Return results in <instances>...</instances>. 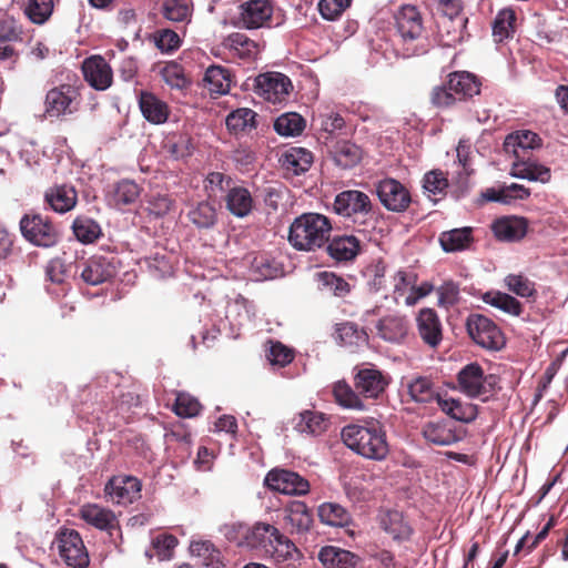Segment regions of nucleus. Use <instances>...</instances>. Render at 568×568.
I'll return each mask as SVG.
<instances>
[{
  "mask_svg": "<svg viewBox=\"0 0 568 568\" xmlns=\"http://www.w3.org/2000/svg\"><path fill=\"white\" fill-rule=\"evenodd\" d=\"M394 18L399 37L398 50L402 55L412 58L427 53L430 43L425 34L424 21L418 8L413 4H404L397 10Z\"/></svg>",
  "mask_w": 568,
  "mask_h": 568,
  "instance_id": "f257e3e1",
  "label": "nucleus"
},
{
  "mask_svg": "<svg viewBox=\"0 0 568 568\" xmlns=\"http://www.w3.org/2000/svg\"><path fill=\"white\" fill-rule=\"evenodd\" d=\"M341 436L348 448L365 458L383 460L389 453L386 432L378 422L346 425Z\"/></svg>",
  "mask_w": 568,
  "mask_h": 568,
  "instance_id": "f03ea898",
  "label": "nucleus"
},
{
  "mask_svg": "<svg viewBox=\"0 0 568 568\" xmlns=\"http://www.w3.org/2000/svg\"><path fill=\"white\" fill-rule=\"evenodd\" d=\"M332 224L320 213H304L294 219L288 231V242L298 251H315L327 243Z\"/></svg>",
  "mask_w": 568,
  "mask_h": 568,
  "instance_id": "7ed1b4c3",
  "label": "nucleus"
},
{
  "mask_svg": "<svg viewBox=\"0 0 568 568\" xmlns=\"http://www.w3.org/2000/svg\"><path fill=\"white\" fill-rule=\"evenodd\" d=\"M480 87L478 78L470 72H450L443 84L433 88L430 102L438 109H449L478 95Z\"/></svg>",
  "mask_w": 568,
  "mask_h": 568,
  "instance_id": "20e7f679",
  "label": "nucleus"
},
{
  "mask_svg": "<svg viewBox=\"0 0 568 568\" xmlns=\"http://www.w3.org/2000/svg\"><path fill=\"white\" fill-rule=\"evenodd\" d=\"M333 206L338 215L353 220L357 232L365 233L373 226V204L366 193L358 190L343 191L336 195Z\"/></svg>",
  "mask_w": 568,
  "mask_h": 568,
  "instance_id": "39448f33",
  "label": "nucleus"
},
{
  "mask_svg": "<svg viewBox=\"0 0 568 568\" xmlns=\"http://www.w3.org/2000/svg\"><path fill=\"white\" fill-rule=\"evenodd\" d=\"M459 389L468 397L480 398L486 402L500 387L499 377L495 374L486 375L478 363H470L464 366L457 374Z\"/></svg>",
  "mask_w": 568,
  "mask_h": 568,
  "instance_id": "423d86ee",
  "label": "nucleus"
},
{
  "mask_svg": "<svg viewBox=\"0 0 568 568\" xmlns=\"http://www.w3.org/2000/svg\"><path fill=\"white\" fill-rule=\"evenodd\" d=\"M466 329L471 341L488 351H500L506 338L500 327L489 317L473 313L466 318Z\"/></svg>",
  "mask_w": 568,
  "mask_h": 568,
  "instance_id": "0eeeda50",
  "label": "nucleus"
},
{
  "mask_svg": "<svg viewBox=\"0 0 568 568\" xmlns=\"http://www.w3.org/2000/svg\"><path fill=\"white\" fill-rule=\"evenodd\" d=\"M81 93L79 87L62 83L50 89L44 99V112L49 118H61L79 110Z\"/></svg>",
  "mask_w": 568,
  "mask_h": 568,
  "instance_id": "6e6552de",
  "label": "nucleus"
},
{
  "mask_svg": "<svg viewBox=\"0 0 568 568\" xmlns=\"http://www.w3.org/2000/svg\"><path fill=\"white\" fill-rule=\"evenodd\" d=\"M22 236L30 243L52 247L60 240V232L53 223L41 214H24L20 220Z\"/></svg>",
  "mask_w": 568,
  "mask_h": 568,
  "instance_id": "1a4fd4ad",
  "label": "nucleus"
},
{
  "mask_svg": "<svg viewBox=\"0 0 568 568\" xmlns=\"http://www.w3.org/2000/svg\"><path fill=\"white\" fill-rule=\"evenodd\" d=\"M116 261L114 257L93 255L81 260L75 265V274L88 285H100L116 275Z\"/></svg>",
  "mask_w": 568,
  "mask_h": 568,
  "instance_id": "9d476101",
  "label": "nucleus"
},
{
  "mask_svg": "<svg viewBox=\"0 0 568 568\" xmlns=\"http://www.w3.org/2000/svg\"><path fill=\"white\" fill-rule=\"evenodd\" d=\"M59 555L72 568H87L90 562L88 550L80 534L74 529H62L57 535Z\"/></svg>",
  "mask_w": 568,
  "mask_h": 568,
  "instance_id": "9b49d317",
  "label": "nucleus"
},
{
  "mask_svg": "<svg viewBox=\"0 0 568 568\" xmlns=\"http://www.w3.org/2000/svg\"><path fill=\"white\" fill-rule=\"evenodd\" d=\"M264 484L271 490L292 496H305L311 488L306 478L285 468L271 469L264 478Z\"/></svg>",
  "mask_w": 568,
  "mask_h": 568,
  "instance_id": "f8f14e48",
  "label": "nucleus"
},
{
  "mask_svg": "<svg viewBox=\"0 0 568 568\" xmlns=\"http://www.w3.org/2000/svg\"><path fill=\"white\" fill-rule=\"evenodd\" d=\"M255 93L273 104L287 100L293 89L290 78L283 73L268 72L256 77Z\"/></svg>",
  "mask_w": 568,
  "mask_h": 568,
  "instance_id": "ddd939ff",
  "label": "nucleus"
},
{
  "mask_svg": "<svg viewBox=\"0 0 568 568\" xmlns=\"http://www.w3.org/2000/svg\"><path fill=\"white\" fill-rule=\"evenodd\" d=\"M376 521L378 527L398 544L408 541L414 534L410 521L397 509H379Z\"/></svg>",
  "mask_w": 568,
  "mask_h": 568,
  "instance_id": "4468645a",
  "label": "nucleus"
},
{
  "mask_svg": "<svg viewBox=\"0 0 568 568\" xmlns=\"http://www.w3.org/2000/svg\"><path fill=\"white\" fill-rule=\"evenodd\" d=\"M376 194L381 203L392 212H404L412 202L410 193L406 186L390 178L377 183Z\"/></svg>",
  "mask_w": 568,
  "mask_h": 568,
  "instance_id": "2eb2a0df",
  "label": "nucleus"
},
{
  "mask_svg": "<svg viewBox=\"0 0 568 568\" xmlns=\"http://www.w3.org/2000/svg\"><path fill=\"white\" fill-rule=\"evenodd\" d=\"M375 328L376 335L384 342L402 344L408 337L410 322L406 315L396 312L379 318Z\"/></svg>",
  "mask_w": 568,
  "mask_h": 568,
  "instance_id": "dca6fc26",
  "label": "nucleus"
},
{
  "mask_svg": "<svg viewBox=\"0 0 568 568\" xmlns=\"http://www.w3.org/2000/svg\"><path fill=\"white\" fill-rule=\"evenodd\" d=\"M79 515L87 524L97 529L108 531L111 538H113L115 531L120 540H122L120 521L111 509L103 508L97 504H87L80 508Z\"/></svg>",
  "mask_w": 568,
  "mask_h": 568,
  "instance_id": "f3484780",
  "label": "nucleus"
},
{
  "mask_svg": "<svg viewBox=\"0 0 568 568\" xmlns=\"http://www.w3.org/2000/svg\"><path fill=\"white\" fill-rule=\"evenodd\" d=\"M141 481L133 476H113L105 484L104 493L119 505L132 504L141 497Z\"/></svg>",
  "mask_w": 568,
  "mask_h": 568,
  "instance_id": "a211bd4d",
  "label": "nucleus"
},
{
  "mask_svg": "<svg viewBox=\"0 0 568 568\" xmlns=\"http://www.w3.org/2000/svg\"><path fill=\"white\" fill-rule=\"evenodd\" d=\"M239 9L240 22L246 29L268 27L274 12L271 0H247Z\"/></svg>",
  "mask_w": 568,
  "mask_h": 568,
  "instance_id": "6ab92c4d",
  "label": "nucleus"
},
{
  "mask_svg": "<svg viewBox=\"0 0 568 568\" xmlns=\"http://www.w3.org/2000/svg\"><path fill=\"white\" fill-rule=\"evenodd\" d=\"M325 145L334 163L342 169L356 166L363 158L362 149L349 140L325 136Z\"/></svg>",
  "mask_w": 568,
  "mask_h": 568,
  "instance_id": "aec40b11",
  "label": "nucleus"
},
{
  "mask_svg": "<svg viewBox=\"0 0 568 568\" xmlns=\"http://www.w3.org/2000/svg\"><path fill=\"white\" fill-rule=\"evenodd\" d=\"M389 383V377L374 367L361 368L354 376V387L366 398H377Z\"/></svg>",
  "mask_w": 568,
  "mask_h": 568,
  "instance_id": "412c9836",
  "label": "nucleus"
},
{
  "mask_svg": "<svg viewBox=\"0 0 568 568\" xmlns=\"http://www.w3.org/2000/svg\"><path fill=\"white\" fill-rule=\"evenodd\" d=\"M541 146L539 135L529 130H521L510 133L504 141V150L508 154H513L515 161H521L530 158L532 150Z\"/></svg>",
  "mask_w": 568,
  "mask_h": 568,
  "instance_id": "4be33fe9",
  "label": "nucleus"
},
{
  "mask_svg": "<svg viewBox=\"0 0 568 568\" xmlns=\"http://www.w3.org/2000/svg\"><path fill=\"white\" fill-rule=\"evenodd\" d=\"M417 332L424 344L436 348L443 341V325L433 308H422L416 317Z\"/></svg>",
  "mask_w": 568,
  "mask_h": 568,
  "instance_id": "5701e85b",
  "label": "nucleus"
},
{
  "mask_svg": "<svg viewBox=\"0 0 568 568\" xmlns=\"http://www.w3.org/2000/svg\"><path fill=\"white\" fill-rule=\"evenodd\" d=\"M44 203L54 212L63 214L78 203V192L72 184H54L45 190Z\"/></svg>",
  "mask_w": 568,
  "mask_h": 568,
  "instance_id": "b1692460",
  "label": "nucleus"
},
{
  "mask_svg": "<svg viewBox=\"0 0 568 568\" xmlns=\"http://www.w3.org/2000/svg\"><path fill=\"white\" fill-rule=\"evenodd\" d=\"M491 231L498 241L518 242L527 234L528 220L516 215L503 216L493 222Z\"/></svg>",
  "mask_w": 568,
  "mask_h": 568,
  "instance_id": "393cba45",
  "label": "nucleus"
},
{
  "mask_svg": "<svg viewBox=\"0 0 568 568\" xmlns=\"http://www.w3.org/2000/svg\"><path fill=\"white\" fill-rule=\"evenodd\" d=\"M82 72L85 81L95 90H105L112 83V69L100 55L85 59Z\"/></svg>",
  "mask_w": 568,
  "mask_h": 568,
  "instance_id": "a878e982",
  "label": "nucleus"
},
{
  "mask_svg": "<svg viewBox=\"0 0 568 568\" xmlns=\"http://www.w3.org/2000/svg\"><path fill=\"white\" fill-rule=\"evenodd\" d=\"M226 210L236 217L250 215L254 209L251 191L244 185L234 183L224 196Z\"/></svg>",
  "mask_w": 568,
  "mask_h": 568,
  "instance_id": "bb28decb",
  "label": "nucleus"
},
{
  "mask_svg": "<svg viewBox=\"0 0 568 568\" xmlns=\"http://www.w3.org/2000/svg\"><path fill=\"white\" fill-rule=\"evenodd\" d=\"M278 535L280 530L275 526L266 523H256L252 528L246 529L244 542L247 547L266 555Z\"/></svg>",
  "mask_w": 568,
  "mask_h": 568,
  "instance_id": "cd10ccee",
  "label": "nucleus"
},
{
  "mask_svg": "<svg viewBox=\"0 0 568 568\" xmlns=\"http://www.w3.org/2000/svg\"><path fill=\"white\" fill-rule=\"evenodd\" d=\"M284 523L291 534H305L313 524V516L304 501H292L285 508Z\"/></svg>",
  "mask_w": 568,
  "mask_h": 568,
  "instance_id": "c85d7f7f",
  "label": "nucleus"
},
{
  "mask_svg": "<svg viewBox=\"0 0 568 568\" xmlns=\"http://www.w3.org/2000/svg\"><path fill=\"white\" fill-rule=\"evenodd\" d=\"M442 250L446 253H455L468 250L474 243V229L464 226L444 231L438 236Z\"/></svg>",
  "mask_w": 568,
  "mask_h": 568,
  "instance_id": "c756f323",
  "label": "nucleus"
},
{
  "mask_svg": "<svg viewBox=\"0 0 568 568\" xmlns=\"http://www.w3.org/2000/svg\"><path fill=\"white\" fill-rule=\"evenodd\" d=\"M318 559L326 568H356L361 562L356 554L334 546H325L318 552Z\"/></svg>",
  "mask_w": 568,
  "mask_h": 568,
  "instance_id": "7c9ffc66",
  "label": "nucleus"
},
{
  "mask_svg": "<svg viewBox=\"0 0 568 568\" xmlns=\"http://www.w3.org/2000/svg\"><path fill=\"white\" fill-rule=\"evenodd\" d=\"M139 106L143 116L153 124L164 123L170 114L169 105L151 92L140 93Z\"/></svg>",
  "mask_w": 568,
  "mask_h": 568,
  "instance_id": "2f4dec72",
  "label": "nucleus"
},
{
  "mask_svg": "<svg viewBox=\"0 0 568 568\" xmlns=\"http://www.w3.org/2000/svg\"><path fill=\"white\" fill-rule=\"evenodd\" d=\"M326 251L337 262L352 261L361 251V242L354 235L336 236L327 244Z\"/></svg>",
  "mask_w": 568,
  "mask_h": 568,
  "instance_id": "473e14b6",
  "label": "nucleus"
},
{
  "mask_svg": "<svg viewBox=\"0 0 568 568\" xmlns=\"http://www.w3.org/2000/svg\"><path fill=\"white\" fill-rule=\"evenodd\" d=\"M510 174L514 178L538 181L541 183L549 182L551 178L550 170L547 166L531 161L530 158L521 161H514Z\"/></svg>",
  "mask_w": 568,
  "mask_h": 568,
  "instance_id": "72a5a7b5",
  "label": "nucleus"
},
{
  "mask_svg": "<svg viewBox=\"0 0 568 568\" xmlns=\"http://www.w3.org/2000/svg\"><path fill=\"white\" fill-rule=\"evenodd\" d=\"M256 115V112L248 108L236 109L226 116V128L235 135L248 134L257 126Z\"/></svg>",
  "mask_w": 568,
  "mask_h": 568,
  "instance_id": "f704fd0d",
  "label": "nucleus"
},
{
  "mask_svg": "<svg viewBox=\"0 0 568 568\" xmlns=\"http://www.w3.org/2000/svg\"><path fill=\"white\" fill-rule=\"evenodd\" d=\"M266 556L277 564L291 566L301 558V552L292 540L280 532L270 550H267Z\"/></svg>",
  "mask_w": 568,
  "mask_h": 568,
  "instance_id": "c9c22d12",
  "label": "nucleus"
},
{
  "mask_svg": "<svg viewBox=\"0 0 568 568\" xmlns=\"http://www.w3.org/2000/svg\"><path fill=\"white\" fill-rule=\"evenodd\" d=\"M438 405L446 415L458 422L471 423L478 415V408L476 405L470 403H462L460 400L454 398H438Z\"/></svg>",
  "mask_w": 568,
  "mask_h": 568,
  "instance_id": "e433bc0d",
  "label": "nucleus"
},
{
  "mask_svg": "<svg viewBox=\"0 0 568 568\" xmlns=\"http://www.w3.org/2000/svg\"><path fill=\"white\" fill-rule=\"evenodd\" d=\"M231 73L221 65H211L206 69L203 85L212 94H225L231 88Z\"/></svg>",
  "mask_w": 568,
  "mask_h": 568,
  "instance_id": "4c0bfd02",
  "label": "nucleus"
},
{
  "mask_svg": "<svg viewBox=\"0 0 568 568\" xmlns=\"http://www.w3.org/2000/svg\"><path fill=\"white\" fill-rule=\"evenodd\" d=\"M423 436L428 443L438 446H449L460 439V436L445 423H427L423 427Z\"/></svg>",
  "mask_w": 568,
  "mask_h": 568,
  "instance_id": "58836bf2",
  "label": "nucleus"
},
{
  "mask_svg": "<svg viewBox=\"0 0 568 568\" xmlns=\"http://www.w3.org/2000/svg\"><path fill=\"white\" fill-rule=\"evenodd\" d=\"M320 520L328 526L345 527L352 523L349 511L337 503H323L318 506Z\"/></svg>",
  "mask_w": 568,
  "mask_h": 568,
  "instance_id": "ea45409f",
  "label": "nucleus"
},
{
  "mask_svg": "<svg viewBox=\"0 0 568 568\" xmlns=\"http://www.w3.org/2000/svg\"><path fill=\"white\" fill-rule=\"evenodd\" d=\"M251 272L256 281H265L281 276L283 270L275 258L261 253L253 257L251 262Z\"/></svg>",
  "mask_w": 568,
  "mask_h": 568,
  "instance_id": "a19ab883",
  "label": "nucleus"
},
{
  "mask_svg": "<svg viewBox=\"0 0 568 568\" xmlns=\"http://www.w3.org/2000/svg\"><path fill=\"white\" fill-rule=\"evenodd\" d=\"M484 303L511 316H520L523 304L514 296L499 291H489L483 295Z\"/></svg>",
  "mask_w": 568,
  "mask_h": 568,
  "instance_id": "79ce46f5",
  "label": "nucleus"
},
{
  "mask_svg": "<svg viewBox=\"0 0 568 568\" xmlns=\"http://www.w3.org/2000/svg\"><path fill=\"white\" fill-rule=\"evenodd\" d=\"M467 22V18L440 19L438 30L445 45L450 47L463 41Z\"/></svg>",
  "mask_w": 568,
  "mask_h": 568,
  "instance_id": "37998d69",
  "label": "nucleus"
},
{
  "mask_svg": "<svg viewBox=\"0 0 568 568\" xmlns=\"http://www.w3.org/2000/svg\"><path fill=\"white\" fill-rule=\"evenodd\" d=\"M193 6L189 0H163L161 13L163 18L174 23L191 21Z\"/></svg>",
  "mask_w": 568,
  "mask_h": 568,
  "instance_id": "c03bdc74",
  "label": "nucleus"
},
{
  "mask_svg": "<svg viewBox=\"0 0 568 568\" xmlns=\"http://www.w3.org/2000/svg\"><path fill=\"white\" fill-rule=\"evenodd\" d=\"M141 194V187L132 180H121L118 182L111 194L110 200L114 206L121 207L133 204Z\"/></svg>",
  "mask_w": 568,
  "mask_h": 568,
  "instance_id": "a18cd8bd",
  "label": "nucleus"
},
{
  "mask_svg": "<svg viewBox=\"0 0 568 568\" xmlns=\"http://www.w3.org/2000/svg\"><path fill=\"white\" fill-rule=\"evenodd\" d=\"M226 47L233 57L242 60L254 59L257 54V44L244 33L234 32L230 34L226 39Z\"/></svg>",
  "mask_w": 568,
  "mask_h": 568,
  "instance_id": "49530a36",
  "label": "nucleus"
},
{
  "mask_svg": "<svg viewBox=\"0 0 568 568\" xmlns=\"http://www.w3.org/2000/svg\"><path fill=\"white\" fill-rule=\"evenodd\" d=\"M187 217L197 229H210L217 221V211L214 204L202 201L189 211Z\"/></svg>",
  "mask_w": 568,
  "mask_h": 568,
  "instance_id": "de8ad7c7",
  "label": "nucleus"
},
{
  "mask_svg": "<svg viewBox=\"0 0 568 568\" xmlns=\"http://www.w3.org/2000/svg\"><path fill=\"white\" fill-rule=\"evenodd\" d=\"M312 160V153L302 148H292L282 155L283 166L296 175L306 172Z\"/></svg>",
  "mask_w": 568,
  "mask_h": 568,
  "instance_id": "09e8293b",
  "label": "nucleus"
},
{
  "mask_svg": "<svg viewBox=\"0 0 568 568\" xmlns=\"http://www.w3.org/2000/svg\"><path fill=\"white\" fill-rule=\"evenodd\" d=\"M448 186L447 175L442 170H432L424 175V193L427 194L428 197H433L434 202L438 201L436 196L442 199L446 195Z\"/></svg>",
  "mask_w": 568,
  "mask_h": 568,
  "instance_id": "8fccbe9b",
  "label": "nucleus"
},
{
  "mask_svg": "<svg viewBox=\"0 0 568 568\" xmlns=\"http://www.w3.org/2000/svg\"><path fill=\"white\" fill-rule=\"evenodd\" d=\"M516 12L506 8L500 10L493 22V36L496 42L511 38L515 32Z\"/></svg>",
  "mask_w": 568,
  "mask_h": 568,
  "instance_id": "3c124183",
  "label": "nucleus"
},
{
  "mask_svg": "<svg viewBox=\"0 0 568 568\" xmlns=\"http://www.w3.org/2000/svg\"><path fill=\"white\" fill-rule=\"evenodd\" d=\"M72 231L82 243H93L101 235L100 225L91 217L79 215L73 220Z\"/></svg>",
  "mask_w": 568,
  "mask_h": 568,
  "instance_id": "603ef678",
  "label": "nucleus"
},
{
  "mask_svg": "<svg viewBox=\"0 0 568 568\" xmlns=\"http://www.w3.org/2000/svg\"><path fill=\"white\" fill-rule=\"evenodd\" d=\"M306 122L296 112H288L280 115L274 122V130L283 136L300 135L305 129Z\"/></svg>",
  "mask_w": 568,
  "mask_h": 568,
  "instance_id": "864d4df0",
  "label": "nucleus"
},
{
  "mask_svg": "<svg viewBox=\"0 0 568 568\" xmlns=\"http://www.w3.org/2000/svg\"><path fill=\"white\" fill-rule=\"evenodd\" d=\"M53 0H27L23 13L34 24L45 23L53 13Z\"/></svg>",
  "mask_w": 568,
  "mask_h": 568,
  "instance_id": "5fc2aeb1",
  "label": "nucleus"
},
{
  "mask_svg": "<svg viewBox=\"0 0 568 568\" xmlns=\"http://www.w3.org/2000/svg\"><path fill=\"white\" fill-rule=\"evenodd\" d=\"M335 334V339L342 346H358L367 341V334L351 322L337 324Z\"/></svg>",
  "mask_w": 568,
  "mask_h": 568,
  "instance_id": "6e6d98bb",
  "label": "nucleus"
},
{
  "mask_svg": "<svg viewBox=\"0 0 568 568\" xmlns=\"http://www.w3.org/2000/svg\"><path fill=\"white\" fill-rule=\"evenodd\" d=\"M408 393L413 400L417 403H430L440 398L435 392L433 382L425 376H418L408 384Z\"/></svg>",
  "mask_w": 568,
  "mask_h": 568,
  "instance_id": "4d7b16f0",
  "label": "nucleus"
},
{
  "mask_svg": "<svg viewBox=\"0 0 568 568\" xmlns=\"http://www.w3.org/2000/svg\"><path fill=\"white\" fill-rule=\"evenodd\" d=\"M160 73L171 89L182 91L191 84V79L185 74L184 68L176 62L166 63Z\"/></svg>",
  "mask_w": 568,
  "mask_h": 568,
  "instance_id": "13d9d810",
  "label": "nucleus"
},
{
  "mask_svg": "<svg viewBox=\"0 0 568 568\" xmlns=\"http://www.w3.org/2000/svg\"><path fill=\"white\" fill-rule=\"evenodd\" d=\"M320 288L335 296L344 297L351 291V285L343 277L327 271L316 274Z\"/></svg>",
  "mask_w": 568,
  "mask_h": 568,
  "instance_id": "bf43d9fd",
  "label": "nucleus"
},
{
  "mask_svg": "<svg viewBox=\"0 0 568 568\" xmlns=\"http://www.w3.org/2000/svg\"><path fill=\"white\" fill-rule=\"evenodd\" d=\"M504 282L508 291L520 297L534 301L537 296L535 283L523 274H508Z\"/></svg>",
  "mask_w": 568,
  "mask_h": 568,
  "instance_id": "052dcab7",
  "label": "nucleus"
},
{
  "mask_svg": "<svg viewBox=\"0 0 568 568\" xmlns=\"http://www.w3.org/2000/svg\"><path fill=\"white\" fill-rule=\"evenodd\" d=\"M333 394L335 400L345 408L357 410L365 409V404L359 397V394L356 393V389H352L345 382H337L334 385Z\"/></svg>",
  "mask_w": 568,
  "mask_h": 568,
  "instance_id": "680f3d73",
  "label": "nucleus"
},
{
  "mask_svg": "<svg viewBox=\"0 0 568 568\" xmlns=\"http://www.w3.org/2000/svg\"><path fill=\"white\" fill-rule=\"evenodd\" d=\"M190 550L193 556L201 558L205 566L217 567L221 564L220 550L209 540L191 542Z\"/></svg>",
  "mask_w": 568,
  "mask_h": 568,
  "instance_id": "e2e57ef3",
  "label": "nucleus"
},
{
  "mask_svg": "<svg viewBox=\"0 0 568 568\" xmlns=\"http://www.w3.org/2000/svg\"><path fill=\"white\" fill-rule=\"evenodd\" d=\"M235 182L222 172H210L204 180V190L209 197H216L220 193L226 192Z\"/></svg>",
  "mask_w": 568,
  "mask_h": 568,
  "instance_id": "0e129e2a",
  "label": "nucleus"
},
{
  "mask_svg": "<svg viewBox=\"0 0 568 568\" xmlns=\"http://www.w3.org/2000/svg\"><path fill=\"white\" fill-rule=\"evenodd\" d=\"M202 405L194 396L189 393L180 392L176 394L173 412L180 417H194L200 414Z\"/></svg>",
  "mask_w": 568,
  "mask_h": 568,
  "instance_id": "69168bd1",
  "label": "nucleus"
},
{
  "mask_svg": "<svg viewBox=\"0 0 568 568\" xmlns=\"http://www.w3.org/2000/svg\"><path fill=\"white\" fill-rule=\"evenodd\" d=\"M271 346L267 352V359L272 365H278L281 367L286 366L294 359L293 351L281 342H270Z\"/></svg>",
  "mask_w": 568,
  "mask_h": 568,
  "instance_id": "338daca9",
  "label": "nucleus"
},
{
  "mask_svg": "<svg viewBox=\"0 0 568 568\" xmlns=\"http://www.w3.org/2000/svg\"><path fill=\"white\" fill-rule=\"evenodd\" d=\"M438 305L443 307H450L459 301V286L454 281L444 282L438 288Z\"/></svg>",
  "mask_w": 568,
  "mask_h": 568,
  "instance_id": "774afa93",
  "label": "nucleus"
}]
</instances>
